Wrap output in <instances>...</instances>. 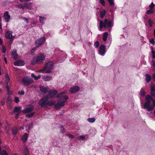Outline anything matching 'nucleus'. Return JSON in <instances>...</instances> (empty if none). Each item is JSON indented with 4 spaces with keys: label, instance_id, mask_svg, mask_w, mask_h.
Segmentation results:
<instances>
[{
    "label": "nucleus",
    "instance_id": "nucleus-1",
    "mask_svg": "<svg viewBox=\"0 0 155 155\" xmlns=\"http://www.w3.org/2000/svg\"><path fill=\"white\" fill-rule=\"evenodd\" d=\"M153 100L152 96L149 95L146 96L145 100L146 101L144 104L143 107L148 111H152L153 109V106L151 104V101Z\"/></svg>",
    "mask_w": 155,
    "mask_h": 155
},
{
    "label": "nucleus",
    "instance_id": "nucleus-2",
    "mask_svg": "<svg viewBox=\"0 0 155 155\" xmlns=\"http://www.w3.org/2000/svg\"><path fill=\"white\" fill-rule=\"evenodd\" d=\"M113 25V21H108L107 19H105L104 22L101 21L100 23V28L102 29L103 28H111Z\"/></svg>",
    "mask_w": 155,
    "mask_h": 155
},
{
    "label": "nucleus",
    "instance_id": "nucleus-3",
    "mask_svg": "<svg viewBox=\"0 0 155 155\" xmlns=\"http://www.w3.org/2000/svg\"><path fill=\"white\" fill-rule=\"evenodd\" d=\"M22 82L24 85L25 86H27L32 83L34 82V81L30 77H25L23 78Z\"/></svg>",
    "mask_w": 155,
    "mask_h": 155
},
{
    "label": "nucleus",
    "instance_id": "nucleus-4",
    "mask_svg": "<svg viewBox=\"0 0 155 155\" xmlns=\"http://www.w3.org/2000/svg\"><path fill=\"white\" fill-rule=\"evenodd\" d=\"M67 100L60 98L57 101V103L54 104L55 107L57 109H60L64 105V104Z\"/></svg>",
    "mask_w": 155,
    "mask_h": 155
},
{
    "label": "nucleus",
    "instance_id": "nucleus-5",
    "mask_svg": "<svg viewBox=\"0 0 155 155\" xmlns=\"http://www.w3.org/2000/svg\"><path fill=\"white\" fill-rule=\"evenodd\" d=\"M46 41L45 38V37H43L41 38L37 39L35 42V45L36 47L38 48L42 45Z\"/></svg>",
    "mask_w": 155,
    "mask_h": 155
},
{
    "label": "nucleus",
    "instance_id": "nucleus-6",
    "mask_svg": "<svg viewBox=\"0 0 155 155\" xmlns=\"http://www.w3.org/2000/svg\"><path fill=\"white\" fill-rule=\"evenodd\" d=\"M48 99V96H45L42 97L39 102V105L41 107L46 106L47 101Z\"/></svg>",
    "mask_w": 155,
    "mask_h": 155
},
{
    "label": "nucleus",
    "instance_id": "nucleus-7",
    "mask_svg": "<svg viewBox=\"0 0 155 155\" xmlns=\"http://www.w3.org/2000/svg\"><path fill=\"white\" fill-rule=\"evenodd\" d=\"M45 56L43 54H38L36 57L37 62L38 63H41L45 60Z\"/></svg>",
    "mask_w": 155,
    "mask_h": 155
},
{
    "label": "nucleus",
    "instance_id": "nucleus-8",
    "mask_svg": "<svg viewBox=\"0 0 155 155\" xmlns=\"http://www.w3.org/2000/svg\"><path fill=\"white\" fill-rule=\"evenodd\" d=\"M106 53L105 45H101L99 48V54L100 55L104 56Z\"/></svg>",
    "mask_w": 155,
    "mask_h": 155
},
{
    "label": "nucleus",
    "instance_id": "nucleus-9",
    "mask_svg": "<svg viewBox=\"0 0 155 155\" xmlns=\"http://www.w3.org/2000/svg\"><path fill=\"white\" fill-rule=\"evenodd\" d=\"M58 93V91L55 90H52L50 91L48 94L46 96H48V99L49 98H52Z\"/></svg>",
    "mask_w": 155,
    "mask_h": 155
},
{
    "label": "nucleus",
    "instance_id": "nucleus-10",
    "mask_svg": "<svg viewBox=\"0 0 155 155\" xmlns=\"http://www.w3.org/2000/svg\"><path fill=\"white\" fill-rule=\"evenodd\" d=\"M65 94L66 92L65 91L61 92L57 95V97L58 98H60L62 99L68 100V97L67 95H64Z\"/></svg>",
    "mask_w": 155,
    "mask_h": 155
},
{
    "label": "nucleus",
    "instance_id": "nucleus-11",
    "mask_svg": "<svg viewBox=\"0 0 155 155\" xmlns=\"http://www.w3.org/2000/svg\"><path fill=\"white\" fill-rule=\"evenodd\" d=\"M6 38L8 39H13L14 38L15 36L12 35V32L10 31L6 32L5 34Z\"/></svg>",
    "mask_w": 155,
    "mask_h": 155
},
{
    "label": "nucleus",
    "instance_id": "nucleus-12",
    "mask_svg": "<svg viewBox=\"0 0 155 155\" xmlns=\"http://www.w3.org/2000/svg\"><path fill=\"white\" fill-rule=\"evenodd\" d=\"M34 109V106L32 105H31L25 109L22 110V111L24 113H27L31 111Z\"/></svg>",
    "mask_w": 155,
    "mask_h": 155
},
{
    "label": "nucleus",
    "instance_id": "nucleus-13",
    "mask_svg": "<svg viewBox=\"0 0 155 155\" xmlns=\"http://www.w3.org/2000/svg\"><path fill=\"white\" fill-rule=\"evenodd\" d=\"M4 18L5 22H8L10 18V16L8 11L5 12L4 14Z\"/></svg>",
    "mask_w": 155,
    "mask_h": 155
},
{
    "label": "nucleus",
    "instance_id": "nucleus-14",
    "mask_svg": "<svg viewBox=\"0 0 155 155\" xmlns=\"http://www.w3.org/2000/svg\"><path fill=\"white\" fill-rule=\"evenodd\" d=\"M79 90V87L76 86L71 88L69 90V92L71 93H74L78 91Z\"/></svg>",
    "mask_w": 155,
    "mask_h": 155
},
{
    "label": "nucleus",
    "instance_id": "nucleus-15",
    "mask_svg": "<svg viewBox=\"0 0 155 155\" xmlns=\"http://www.w3.org/2000/svg\"><path fill=\"white\" fill-rule=\"evenodd\" d=\"M40 89L41 91L44 94H46L48 90V87H45L42 86H40Z\"/></svg>",
    "mask_w": 155,
    "mask_h": 155
},
{
    "label": "nucleus",
    "instance_id": "nucleus-16",
    "mask_svg": "<svg viewBox=\"0 0 155 155\" xmlns=\"http://www.w3.org/2000/svg\"><path fill=\"white\" fill-rule=\"evenodd\" d=\"M54 63L52 61H50L47 63L43 68H52Z\"/></svg>",
    "mask_w": 155,
    "mask_h": 155
},
{
    "label": "nucleus",
    "instance_id": "nucleus-17",
    "mask_svg": "<svg viewBox=\"0 0 155 155\" xmlns=\"http://www.w3.org/2000/svg\"><path fill=\"white\" fill-rule=\"evenodd\" d=\"M24 5L25 8L29 10H31L32 9V7L31 3H24Z\"/></svg>",
    "mask_w": 155,
    "mask_h": 155
},
{
    "label": "nucleus",
    "instance_id": "nucleus-18",
    "mask_svg": "<svg viewBox=\"0 0 155 155\" xmlns=\"http://www.w3.org/2000/svg\"><path fill=\"white\" fill-rule=\"evenodd\" d=\"M24 61L21 60L18 61L14 63V64L15 66H22L24 65Z\"/></svg>",
    "mask_w": 155,
    "mask_h": 155
},
{
    "label": "nucleus",
    "instance_id": "nucleus-19",
    "mask_svg": "<svg viewBox=\"0 0 155 155\" xmlns=\"http://www.w3.org/2000/svg\"><path fill=\"white\" fill-rule=\"evenodd\" d=\"M51 68H41L40 71L42 73H50L51 72Z\"/></svg>",
    "mask_w": 155,
    "mask_h": 155
},
{
    "label": "nucleus",
    "instance_id": "nucleus-20",
    "mask_svg": "<svg viewBox=\"0 0 155 155\" xmlns=\"http://www.w3.org/2000/svg\"><path fill=\"white\" fill-rule=\"evenodd\" d=\"M14 110H15V112L17 114H20L21 111H22V110H21V107L20 106L15 107Z\"/></svg>",
    "mask_w": 155,
    "mask_h": 155
},
{
    "label": "nucleus",
    "instance_id": "nucleus-21",
    "mask_svg": "<svg viewBox=\"0 0 155 155\" xmlns=\"http://www.w3.org/2000/svg\"><path fill=\"white\" fill-rule=\"evenodd\" d=\"M28 138V134L25 133L22 136L21 138V140L23 141V142L24 143H25L26 142Z\"/></svg>",
    "mask_w": 155,
    "mask_h": 155
},
{
    "label": "nucleus",
    "instance_id": "nucleus-22",
    "mask_svg": "<svg viewBox=\"0 0 155 155\" xmlns=\"http://www.w3.org/2000/svg\"><path fill=\"white\" fill-rule=\"evenodd\" d=\"M46 20V18L44 17L40 16L39 17V21L42 24H44Z\"/></svg>",
    "mask_w": 155,
    "mask_h": 155
},
{
    "label": "nucleus",
    "instance_id": "nucleus-23",
    "mask_svg": "<svg viewBox=\"0 0 155 155\" xmlns=\"http://www.w3.org/2000/svg\"><path fill=\"white\" fill-rule=\"evenodd\" d=\"M11 54L13 58L14 59L16 58L18 56V54L16 51L15 50H14L12 51Z\"/></svg>",
    "mask_w": 155,
    "mask_h": 155
},
{
    "label": "nucleus",
    "instance_id": "nucleus-24",
    "mask_svg": "<svg viewBox=\"0 0 155 155\" xmlns=\"http://www.w3.org/2000/svg\"><path fill=\"white\" fill-rule=\"evenodd\" d=\"M56 101H47V104L46 106L48 105L49 106H51L53 105H54V104H55Z\"/></svg>",
    "mask_w": 155,
    "mask_h": 155
},
{
    "label": "nucleus",
    "instance_id": "nucleus-25",
    "mask_svg": "<svg viewBox=\"0 0 155 155\" xmlns=\"http://www.w3.org/2000/svg\"><path fill=\"white\" fill-rule=\"evenodd\" d=\"M108 34V33L107 32H105L104 33L103 39L104 41H105L107 40Z\"/></svg>",
    "mask_w": 155,
    "mask_h": 155
},
{
    "label": "nucleus",
    "instance_id": "nucleus-26",
    "mask_svg": "<svg viewBox=\"0 0 155 155\" xmlns=\"http://www.w3.org/2000/svg\"><path fill=\"white\" fill-rule=\"evenodd\" d=\"M23 152L25 153L24 155H29L28 149L27 147H24L23 149Z\"/></svg>",
    "mask_w": 155,
    "mask_h": 155
},
{
    "label": "nucleus",
    "instance_id": "nucleus-27",
    "mask_svg": "<svg viewBox=\"0 0 155 155\" xmlns=\"http://www.w3.org/2000/svg\"><path fill=\"white\" fill-rule=\"evenodd\" d=\"M109 3L110 6L114 7V0H107Z\"/></svg>",
    "mask_w": 155,
    "mask_h": 155
},
{
    "label": "nucleus",
    "instance_id": "nucleus-28",
    "mask_svg": "<svg viewBox=\"0 0 155 155\" xmlns=\"http://www.w3.org/2000/svg\"><path fill=\"white\" fill-rule=\"evenodd\" d=\"M146 80L147 83L149 82L151 80V77L148 74H146Z\"/></svg>",
    "mask_w": 155,
    "mask_h": 155
},
{
    "label": "nucleus",
    "instance_id": "nucleus-29",
    "mask_svg": "<svg viewBox=\"0 0 155 155\" xmlns=\"http://www.w3.org/2000/svg\"><path fill=\"white\" fill-rule=\"evenodd\" d=\"M37 63H38L37 62V59L35 57H34L32 60L31 64L32 65H35Z\"/></svg>",
    "mask_w": 155,
    "mask_h": 155
},
{
    "label": "nucleus",
    "instance_id": "nucleus-30",
    "mask_svg": "<svg viewBox=\"0 0 155 155\" xmlns=\"http://www.w3.org/2000/svg\"><path fill=\"white\" fill-rule=\"evenodd\" d=\"M95 119L94 117L89 118L87 119V121L90 123H92L95 122Z\"/></svg>",
    "mask_w": 155,
    "mask_h": 155
},
{
    "label": "nucleus",
    "instance_id": "nucleus-31",
    "mask_svg": "<svg viewBox=\"0 0 155 155\" xmlns=\"http://www.w3.org/2000/svg\"><path fill=\"white\" fill-rule=\"evenodd\" d=\"M6 91L8 94H11L12 93V91L10 90V87H9V84H7L6 86Z\"/></svg>",
    "mask_w": 155,
    "mask_h": 155
},
{
    "label": "nucleus",
    "instance_id": "nucleus-32",
    "mask_svg": "<svg viewBox=\"0 0 155 155\" xmlns=\"http://www.w3.org/2000/svg\"><path fill=\"white\" fill-rule=\"evenodd\" d=\"M106 13V12L105 10H103L100 12V16L101 17V18H103V17L105 15Z\"/></svg>",
    "mask_w": 155,
    "mask_h": 155
},
{
    "label": "nucleus",
    "instance_id": "nucleus-33",
    "mask_svg": "<svg viewBox=\"0 0 155 155\" xmlns=\"http://www.w3.org/2000/svg\"><path fill=\"white\" fill-rule=\"evenodd\" d=\"M5 77L6 80V84H8V83H9L10 79L8 74H6Z\"/></svg>",
    "mask_w": 155,
    "mask_h": 155
},
{
    "label": "nucleus",
    "instance_id": "nucleus-34",
    "mask_svg": "<svg viewBox=\"0 0 155 155\" xmlns=\"http://www.w3.org/2000/svg\"><path fill=\"white\" fill-rule=\"evenodd\" d=\"M24 4H20L18 5H17V7L18 8L22 9V10H24L25 8L24 7Z\"/></svg>",
    "mask_w": 155,
    "mask_h": 155
},
{
    "label": "nucleus",
    "instance_id": "nucleus-35",
    "mask_svg": "<svg viewBox=\"0 0 155 155\" xmlns=\"http://www.w3.org/2000/svg\"><path fill=\"white\" fill-rule=\"evenodd\" d=\"M145 92L143 89L142 88L140 90V94L141 96H144L145 95Z\"/></svg>",
    "mask_w": 155,
    "mask_h": 155
},
{
    "label": "nucleus",
    "instance_id": "nucleus-36",
    "mask_svg": "<svg viewBox=\"0 0 155 155\" xmlns=\"http://www.w3.org/2000/svg\"><path fill=\"white\" fill-rule=\"evenodd\" d=\"M34 114H35L34 112H33L31 113L28 114L26 115V117H27L28 118H30V117H32L34 115Z\"/></svg>",
    "mask_w": 155,
    "mask_h": 155
},
{
    "label": "nucleus",
    "instance_id": "nucleus-37",
    "mask_svg": "<svg viewBox=\"0 0 155 155\" xmlns=\"http://www.w3.org/2000/svg\"><path fill=\"white\" fill-rule=\"evenodd\" d=\"M149 42L152 44L153 45H155V41L154 39L153 38H152L149 40Z\"/></svg>",
    "mask_w": 155,
    "mask_h": 155
},
{
    "label": "nucleus",
    "instance_id": "nucleus-38",
    "mask_svg": "<svg viewBox=\"0 0 155 155\" xmlns=\"http://www.w3.org/2000/svg\"><path fill=\"white\" fill-rule=\"evenodd\" d=\"M66 136H68L70 138L72 139L74 138V135L70 134H66Z\"/></svg>",
    "mask_w": 155,
    "mask_h": 155
},
{
    "label": "nucleus",
    "instance_id": "nucleus-39",
    "mask_svg": "<svg viewBox=\"0 0 155 155\" xmlns=\"http://www.w3.org/2000/svg\"><path fill=\"white\" fill-rule=\"evenodd\" d=\"M146 13L148 15L151 14L153 13V11L151 9H149L147 11Z\"/></svg>",
    "mask_w": 155,
    "mask_h": 155
},
{
    "label": "nucleus",
    "instance_id": "nucleus-40",
    "mask_svg": "<svg viewBox=\"0 0 155 155\" xmlns=\"http://www.w3.org/2000/svg\"><path fill=\"white\" fill-rule=\"evenodd\" d=\"M21 19H23L25 21L27 24H28L29 23L28 20V18L26 17H21Z\"/></svg>",
    "mask_w": 155,
    "mask_h": 155
},
{
    "label": "nucleus",
    "instance_id": "nucleus-41",
    "mask_svg": "<svg viewBox=\"0 0 155 155\" xmlns=\"http://www.w3.org/2000/svg\"><path fill=\"white\" fill-rule=\"evenodd\" d=\"M100 2L103 6H105L106 5L104 0H100Z\"/></svg>",
    "mask_w": 155,
    "mask_h": 155
},
{
    "label": "nucleus",
    "instance_id": "nucleus-42",
    "mask_svg": "<svg viewBox=\"0 0 155 155\" xmlns=\"http://www.w3.org/2000/svg\"><path fill=\"white\" fill-rule=\"evenodd\" d=\"M1 152V155H8L7 153L5 150H3Z\"/></svg>",
    "mask_w": 155,
    "mask_h": 155
},
{
    "label": "nucleus",
    "instance_id": "nucleus-43",
    "mask_svg": "<svg viewBox=\"0 0 155 155\" xmlns=\"http://www.w3.org/2000/svg\"><path fill=\"white\" fill-rule=\"evenodd\" d=\"M66 57L65 55L63 57L62 59H60V60L59 59L58 60V62L60 63L62 62L63 61H64V59Z\"/></svg>",
    "mask_w": 155,
    "mask_h": 155
},
{
    "label": "nucleus",
    "instance_id": "nucleus-44",
    "mask_svg": "<svg viewBox=\"0 0 155 155\" xmlns=\"http://www.w3.org/2000/svg\"><path fill=\"white\" fill-rule=\"evenodd\" d=\"M153 23V21L150 19H149V24L150 27L152 26Z\"/></svg>",
    "mask_w": 155,
    "mask_h": 155
},
{
    "label": "nucleus",
    "instance_id": "nucleus-45",
    "mask_svg": "<svg viewBox=\"0 0 155 155\" xmlns=\"http://www.w3.org/2000/svg\"><path fill=\"white\" fill-rule=\"evenodd\" d=\"M99 45V43L98 41H96L94 43V45L96 48H98Z\"/></svg>",
    "mask_w": 155,
    "mask_h": 155
},
{
    "label": "nucleus",
    "instance_id": "nucleus-46",
    "mask_svg": "<svg viewBox=\"0 0 155 155\" xmlns=\"http://www.w3.org/2000/svg\"><path fill=\"white\" fill-rule=\"evenodd\" d=\"M36 48H34L30 52L31 54L33 55H34V53L35 52V51L36 50Z\"/></svg>",
    "mask_w": 155,
    "mask_h": 155
},
{
    "label": "nucleus",
    "instance_id": "nucleus-47",
    "mask_svg": "<svg viewBox=\"0 0 155 155\" xmlns=\"http://www.w3.org/2000/svg\"><path fill=\"white\" fill-rule=\"evenodd\" d=\"M12 134L14 135H15L17 133V130H16L12 129Z\"/></svg>",
    "mask_w": 155,
    "mask_h": 155
},
{
    "label": "nucleus",
    "instance_id": "nucleus-48",
    "mask_svg": "<svg viewBox=\"0 0 155 155\" xmlns=\"http://www.w3.org/2000/svg\"><path fill=\"white\" fill-rule=\"evenodd\" d=\"M151 92H154V93H155V87L154 86H152L151 87V89H150Z\"/></svg>",
    "mask_w": 155,
    "mask_h": 155
},
{
    "label": "nucleus",
    "instance_id": "nucleus-49",
    "mask_svg": "<svg viewBox=\"0 0 155 155\" xmlns=\"http://www.w3.org/2000/svg\"><path fill=\"white\" fill-rule=\"evenodd\" d=\"M2 52L4 53H5L6 51V49L5 48V46L4 45L2 46Z\"/></svg>",
    "mask_w": 155,
    "mask_h": 155
},
{
    "label": "nucleus",
    "instance_id": "nucleus-50",
    "mask_svg": "<svg viewBox=\"0 0 155 155\" xmlns=\"http://www.w3.org/2000/svg\"><path fill=\"white\" fill-rule=\"evenodd\" d=\"M154 6V4H153V3L152 2L151 3L150 5H149V7L151 9H152L153 8Z\"/></svg>",
    "mask_w": 155,
    "mask_h": 155
},
{
    "label": "nucleus",
    "instance_id": "nucleus-51",
    "mask_svg": "<svg viewBox=\"0 0 155 155\" xmlns=\"http://www.w3.org/2000/svg\"><path fill=\"white\" fill-rule=\"evenodd\" d=\"M61 132L63 133L65 132V129L63 127V126H61Z\"/></svg>",
    "mask_w": 155,
    "mask_h": 155
},
{
    "label": "nucleus",
    "instance_id": "nucleus-52",
    "mask_svg": "<svg viewBox=\"0 0 155 155\" xmlns=\"http://www.w3.org/2000/svg\"><path fill=\"white\" fill-rule=\"evenodd\" d=\"M78 139L79 140H84L85 139V137L83 135H81L79 137V138H78Z\"/></svg>",
    "mask_w": 155,
    "mask_h": 155
},
{
    "label": "nucleus",
    "instance_id": "nucleus-53",
    "mask_svg": "<svg viewBox=\"0 0 155 155\" xmlns=\"http://www.w3.org/2000/svg\"><path fill=\"white\" fill-rule=\"evenodd\" d=\"M41 78V75H38V76H36L34 78V79L35 80H38Z\"/></svg>",
    "mask_w": 155,
    "mask_h": 155
},
{
    "label": "nucleus",
    "instance_id": "nucleus-54",
    "mask_svg": "<svg viewBox=\"0 0 155 155\" xmlns=\"http://www.w3.org/2000/svg\"><path fill=\"white\" fill-rule=\"evenodd\" d=\"M15 102L16 103H18L19 102V98L18 97H15Z\"/></svg>",
    "mask_w": 155,
    "mask_h": 155
},
{
    "label": "nucleus",
    "instance_id": "nucleus-55",
    "mask_svg": "<svg viewBox=\"0 0 155 155\" xmlns=\"http://www.w3.org/2000/svg\"><path fill=\"white\" fill-rule=\"evenodd\" d=\"M25 94V92L24 91H21L18 92V94L19 95H23Z\"/></svg>",
    "mask_w": 155,
    "mask_h": 155
},
{
    "label": "nucleus",
    "instance_id": "nucleus-56",
    "mask_svg": "<svg viewBox=\"0 0 155 155\" xmlns=\"http://www.w3.org/2000/svg\"><path fill=\"white\" fill-rule=\"evenodd\" d=\"M33 123L32 122L31 123L30 125H29L28 126V129H31L32 128L31 126H32L33 125Z\"/></svg>",
    "mask_w": 155,
    "mask_h": 155
},
{
    "label": "nucleus",
    "instance_id": "nucleus-57",
    "mask_svg": "<svg viewBox=\"0 0 155 155\" xmlns=\"http://www.w3.org/2000/svg\"><path fill=\"white\" fill-rule=\"evenodd\" d=\"M20 114H17L16 113L15 115V117L16 118V119H18V117H19V115Z\"/></svg>",
    "mask_w": 155,
    "mask_h": 155
},
{
    "label": "nucleus",
    "instance_id": "nucleus-58",
    "mask_svg": "<svg viewBox=\"0 0 155 155\" xmlns=\"http://www.w3.org/2000/svg\"><path fill=\"white\" fill-rule=\"evenodd\" d=\"M19 1L21 2H28V1H31V0H19Z\"/></svg>",
    "mask_w": 155,
    "mask_h": 155
},
{
    "label": "nucleus",
    "instance_id": "nucleus-59",
    "mask_svg": "<svg viewBox=\"0 0 155 155\" xmlns=\"http://www.w3.org/2000/svg\"><path fill=\"white\" fill-rule=\"evenodd\" d=\"M36 24V22L35 21H32L31 22V24L33 25H35Z\"/></svg>",
    "mask_w": 155,
    "mask_h": 155
},
{
    "label": "nucleus",
    "instance_id": "nucleus-60",
    "mask_svg": "<svg viewBox=\"0 0 155 155\" xmlns=\"http://www.w3.org/2000/svg\"><path fill=\"white\" fill-rule=\"evenodd\" d=\"M150 93L152 96H153L154 97H155V93H154V92H151Z\"/></svg>",
    "mask_w": 155,
    "mask_h": 155
},
{
    "label": "nucleus",
    "instance_id": "nucleus-61",
    "mask_svg": "<svg viewBox=\"0 0 155 155\" xmlns=\"http://www.w3.org/2000/svg\"><path fill=\"white\" fill-rule=\"evenodd\" d=\"M153 105H152L153 107V106H155V100H153Z\"/></svg>",
    "mask_w": 155,
    "mask_h": 155
},
{
    "label": "nucleus",
    "instance_id": "nucleus-62",
    "mask_svg": "<svg viewBox=\"0 0 155 155\" xmlns=\"http://www.w3.org/2000/svg\"><path fill=\"white\" fill-rule=\"evenodd\" d=\"M152 78L155 81V74H153L152 75Z\"/></svg>",
    "mask_w": 155,
    "mask_h": 155
},
{
    "label": "nucleus",
    "instance_id": "nucleus-63",
    "mask_svg": "<svg viewBox=\"0 0 155 155\" xmlns=\"http://www.w3.org/2000/svg\"><path fill=\"white\" fill-rule=\"evenodd\" d=\"M152 65H153L155 67V61H152Z\"/></svg>",
    "mask_w": 155,
    "mask_h": 155
},
{
    "label": "nucleus",
    "instance_id": "nucleus-64",
    "mask_svg": "<svg viewBox=\"0 0 155 155\" xmlns=\"http://www.w3.org/2000/svg\"><path fill=\"white\" fill-rule=\"evenodd\" d=\"M31 77H33L34 78H35V77L36 76H35V74L33 73H32L31 74Z\"/></svg>",
    "mask_w": 155,
    "mask_h": 155
}]
</instances>
